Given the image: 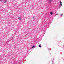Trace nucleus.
Listing matches in <instances>:
<instances>
[{
  "mask_svg": "<svg viewBox=\"0 0 64 64\" xmlns=\"http://www.w3.org/2000/svg\"><path fill=\"white\" fill-rule=\"evenodd\" d=\"M18 19H19V20H21V17H19L18 18Z\"/></svg>",
  "mask_w": 64,
  "mask_h": 64,
  "instance_id": "3",
  "label": "nucleus"
},
{
  "mask_svg": "<svg viewBox=\"0 0 64 64\" xmlns=\"http://www.w3.org/2000/svg\"><path fill=\"white\" fill-rule=\"evenodd\" d=\"M35 46H33L31 48H34V47H35Z\"/></svg>",
  "mask_w": 64,
  "mask_h": 64,
  "instance_id": "7",
  "label": "nucleus"
},
{
  "mask_svg": "<svg viewBox=\"0 0 64 64\" xmlns=\"http://www.w3.org/2000/svg\"><path fill=\"white\" fill-rule=\"evenodd\" d=\"M59 15V14H56V15Z\"/></svg>",
  "mask_w": 64,
  "mask_h": 64,
  "instance_id": "11",
  "label": "nucleus"
},
{
  "mask_svg": "<svg viewBox=\"0 0 64 64\" xmlns=\"http://www.w3.org/2000/svg\"><path fill=\"white\" fill-rule=\"evenodd\" d=\"M60 6H62V2L61 1L60 2Z\"/></svg>",
  "mask_w": 64,
  "mask_h": 64,
  "instance_id": "5",
  "label": "nucleus"
},
{
  "mask_svg": "<svg viewBox=\"0 0 64 64\" xmlns=\"http://www.w3.org/2000/svg\"><path fill=\"white\" fill-rule=\"evenodd\" d=\"M33 19H35V18H34V17H33Z\"/></svg>",
  "mask_w": 64,
  "mask_h": 64,
  "instance_id": "10",
  "label": "nucleus"
},
{
  "mask_svg": "<svg viewBox=\"0 0 64 64\" xmlns=\"http://www.w3.org/2000/svg\"><path fill=\"white\" fill-rule=\"evenodd\" d=\"M49 2L50 3H51V2H52V0H49Z\"/></svg>",
  "mask_w": 64,
  "mask_h": 64,
  "instance_id": "6",
  "label": "nucleus"
},
{
  "mask_svg": "<svg viewBox=\"0 0 64 64\" xmlns=\"http://www.w3.org/2000/svg\"><path fill=\"white\" fill-rule=\"evenodd\" d=\"M62 15H63V14H60V16H62Z\"/></svg>",
  "mask_w": 64,
  "mask_h": 64,
  "instance_id": "9",
  "label": "nucleus"
},
{
  "mask_svg": "<svg viewBox=\"0 0 64 64\" xmlns=\"http://www.w3.org/2000/svg\"><path fill=\"white\" fill-rule=\"evenodd\" d=\"M53 62V61H52V62Z\"/></svg>",
  "mask_w": 64,
  "mask_h": 64,
  "instance_id": "18",
  "label": "nucleus"
},
{
  "mask_svg": "<svg viewBox=\"0 0 64 64\" xmlns=\"http://www.w3.org/2000/svg\"><path fill=\"white\" fill-rule=\"evenodd\" d=\"M38 47H40V48H41V47H42V46H41V45L40 44L38 46Z\"/></svg>",
  "mask_w": 64,
  "mask_h": 64,
  "instance_id": "4",
  "label": "nucleus"
},
{
  "mask_svg": "<svg viewBox=\"0 0 64 64\" xmlns=\"http://www.w3.org/2000/svg\"><path fill=\"white\" fill-rule=\"evenodd\" d=\"M8 42H9V41H8Z\"/></svg>",
  "mask_w": 64,
  "mask_h": 64,
  "instance_id": "15",
  "label": "nucleus"
},
{
  "mask_svg": "<svg viewBox=\"0 0 64 64\" xmlns=\"http://www.w3.org/2000/svg\"><path fill=\"white\" fill-rule=\"evenodd\" d=\"M0 1H2V0H0Z\"/></svg>",
  "mask_w": 64,
  "mask_h": 64,
  "instance_id": "12",
  "label": "nucleus"
},
{
  "mask_svg": "<svg viewBox=\"0 0 64 64\" xmlns=\"http://www.w3.org/2000/svg\"><path fill=\"white\" fill-rule=\"evenodd\" d=\"M49 24H50L49 23H48L47 24H45V25L48 26V25H49Z\"/></svg>",
  "mask_w": 64,
  "mask_h": 64,
  "instance_id": "1",
  "label": "nucleus"
},
{
  "mask_svg": "<svg viewBox=\"0 0 64 64\" xmlns=\"http://www.w3.org/2000/svg\"><path fill=\"white\" fill-rule=\"evenodd\" d=\"M59 7H60V6H59Z\"/></svg>",
  "mask_w": 64,
  "mask_h": 64,
  "instance_id": "17",
  "label": "nucleus"
},
{
  "mask_svg": "<svg viewBox=\"0 0 64 64\" xmlns=\"http://www.w3.org/2000/svg\"><path fill=\"white\" fill-rule=\"evenodd\" d=\"M4 3H6V2H7V0H4Z\"/></svg>",
  "mask_w": 64,
  "mask_h": 64,
  "instance_id": "2",
  "label": "nucleus"
},
{
  "mask_svg": "<svg viewBox=\"0 0 64 64\" xmlns=\"http://www.w3.org/2000/svg\"><path fill=\"white\" fill-rule=\"evenodd\" d=\"M50 14L51 15H52L53 14V13H52V12H51L50 13Z\"/></svg>",
  "mask_w": 64,
  "mask_h": 64,
  "instance_id": "8",
  "label": "nucleus"
},
{
  "mask_svg": "<svg viewBox=\"0 0 64 64\" xmlns=\"http://www.w3.org/2000/svg\"><path fill=\"white\" fill-rule=\"evenodd\" d=\"M44 31H45V30H43V31H44Z\"/></svg>",
  "mask_w": 64,
  "mask_h": 64,
  "instance_id": "13",
  "label": "nucleus"
},
{
  "mask_svg": "<svg viewBox=\"0 0 64 64\" xmlns=\"http://www.w3.org/2000/svg\"><path fill=\"white\" fill-rule=\"evenodd\" d=\"M43 34H45V33H43Z\"/></svg>",
  "mask_w": 64,
  "mask_h": 64,
  "instance_id": "14",
  "label": "nucleus"
},
{
  "mask_svg": "<svg viewBox=\"0 0 64 64\" xmlns=\"http://www.w3.org/2000/svg\"><path fill=\"white\" fill-rule=\"evenodd\" d=\"M53 62H52V64H53Z\"/></svg>",
  "mask_w": 64,
  "mask_h": 64,
  "instance_id": "16",
  "label": "nucleus"
}]
</instances>
